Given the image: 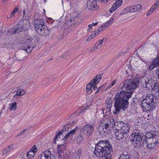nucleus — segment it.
Masks as SVG:
<instances>
[{
  "label": "nucleus",
  "mask_w": 159,
  "mask_h": 159,
  "mask_svg": "<svg viewBox=\"0 0 159 159\" xmlns=\"http://www.w3.org/2000/svg\"><path fill=\"white\" fill-rule=\"evenodd\" d=\"M26 12V10L25 9H24L23 11V18H24V17L25 16Z\"/></svg>",
  "instance_id": "nucleus-57"
},
{
  "label": "nucleus",
  "mask_w": 159,
  "mask_h": 159,
  "mask_svg": "<svg viewBox=\"0 0 159 159\" xmlns=\"http://www.w3.org/2000/svg\"><path fill=\"white\" fill-rule=\"evenodd\" d=\"M95 124V122L85 125L83 129V130L87 136H91L94 132V128Z\"/></svg>",
  "instance_id": "nucleus-5"
},
{
  "label": "nucleus",
  "mask_w": 159,
  "mask_h": 159,
  "mask_svg": "<svg viewBox=\"0 0 159 159\" xmlns=\"http://www.w3.org/2000/svg\"><path fill=\"white\" fill-rule=\"evenodd\" d=\"M102 127H103L104 126V128H105V129H107L108 128H110L109 126L108 125V124H107V123H102Z\"/></svg>",
  "instance_id": "nucleus-47"
},
{
  "label": "nucleus",
  "mask_w": 159,
  "mask_h": 159,
  "mask_svg": "<svg viewBox=\"0 0 159 159\" xmlns=\"http://www.w3.org/2000/svg\"><path fill=\"white\" fill-rule=\"evenodd\" d=\"M158 82L157 80V82H155V83L154 84V85H153V87L152 88V90L153 89L155 91L157 89L158 86H157L158 85Z\"/></svg>",
  "instance_id": "nucleus-39"
},
{
  "label": "nucleus",
  "mask_w": 159,
  "mask_h": 159,
  "mask_svg": "<svg viewBox=\"0 0 159 159\" xmlns=\"http://www.w3.org/2000/svg\"><path fill=\"white\" fill-rule=\"evenodd\" d=\"M159 66V55H157L156 57L152 61V63L149 67L150 70H152L154 68Z\"/></svg>",
  "instance_id": "nucleus-10"
},
{
  "label": "nucleus",
  "mask_w": 159,
  "mask_h": 159,
  "mask_svg": "<svg viewBox=\"0 0 159 159\" xmlns=\"http://www.w3.org/2000/svg\"><path fill=\"white\" fill-rule=\"evenodd\" d=\"M31 151H33L34 153H36L38 151L37 148H36L35 145L33 146L30 149Z\"/></svg>",
  "instance_id": "nucleus-41"
},
{
  "label": "nucleus",
  "mask_w": 159,
  "mask_h": 159,
  "mask_svg": "<svg viewBox=\"0 0 159 159\" xmlns=\"http://www.w3.org/2000/svg\"><path fill=\"white\" fill-rule=\"evenodd\" d=\"M30 16V15H29V12L27 11L25 14V16L24 17V18L25 20H28L29 19V17Z\"/></svg>",
  "instance_id": "nucleus-45"
},
{
  "label": "nucleus",
  "mask_w": 159,
  "mask_h": 159,
  "mask_svg": "<svg viewBox=\"0 0 159 159\" xmlns=\"http://www.w3.org/2000/svg\"><path fill=\"white\" fill-rule=\"evenodd\" d=\"M122 2V0H116V1L115 3L118 7H119L121 5Z\"/></svg>",
  "instance_id": "nucleus-43"
},
{
  "label": "nucleus",
  "mask_w": 159,
  "mask_h": 159,
  "mask_svg": "<svg viewBox=\"0 0 159 159\" xmlns=\"http://www.w3.org/2000/svg\"><path fill=\"white\" fill-rule=\"evenodd\" d=\"M26 129H24L22 131H20L19 133V135H21L22 134L26 131Z\"/></svg>",
  "instance_id": "nucleus-56"
},
{
  "label": "nucleus",
  "mask_w": 159,
  "mask_h": 159,
  "mask_svg": "<svg viewBox=\"0 0 159 159\" xmlns=\"http://www.w3.org/2000/svg\"><path fill=\"white\" fill-rule=\"evenodd\" d=\"M23 27L22 24H20L19 22L17 24L15 25L11 29L10 31L11 34L18 33L21 32Z\"/></svg>",
  "instance_id": "nucleus-9"
},
{
  "label": "nucleus",
  "mask_w": 159,
  "mask_h": 159,
  "mask_svg": "<svg viewBox=\"0 0 159 159\" xmlns=\"http://www.w3.org/2000/svg\"><path fill=\"white\" fill-rule=\"evenodd\" d=\"M112 7H113L114 9H115L116 10L119 7H118L117 5L115 3L113 4V5Z\"/></svg>",
  "instance_id": "nucleus-52"
},
{
  "label": "nucleus",
  "mask_w": 159,
  "mask_h": 159,
  "mask_svg": "<svg viewBox=\"0 0 159 159\" xmlns=\"http://www.w3.org/2000/svg\"><path fill=\"white\" fill-rule=\"evenodd\" d=\"M25 94V92L23 89L19 90L13 97V99H16L17 96H22Z\"/></svg>",
  "instance_id": "nucleus-25"
},
{
  "label": "nucleus",
  "mask_w": 159,
  "mask_h": 159,
  "mask_svg": "<svg viewBox=\"0 0 159 159\" xmlns=\"http://www.w3.org/2000/svg\"><path fill=\"white\" fill-rule=\"evenodd\" d=\"M114 20V19L113 18L111 17L109 20V22H110V23H112V22Z\"/></svg>",
  "instance_id": "nucleus-60"
},
{
  "label": "nucleus",
  "mask_w": 159,
  "mask_h": 159,
  "mask_svg": "<svg viewBox=\"0 0 159 159\" xmlns=\"http://www.w3.org/2000/svg\"><path fill=\"white\" fill-rule=\"evenodd\" d=\"M98 22H96L95 23H94V22H93L92 24V25L93 26H94V25H97L98 24Z\"/></svg>",
  "instance_id": "nucleus-62"
},
{
  "label": "nucleus",
  "mask_w": 159,
  "mask_h": 159,
  "mask_svg": "<svg viewBox=\"0 0 159 159\" xmlns=\"http://www.w3.org/2000/svg\"><path fill=\"white\" fill-rule=\"evenodd\" d=\"M153 133L148 132L144 135L143 134L140 133L139 130H134L129 137V140L131 142L134 147L136 148H139L140 146H143L145 142H147L148 140L150 141L152 139Z\"/></svg>",
  "instance_id": "nucleus-2"
},
{
  "label": "nucleus",
  "mask_w": 159,
  "mask_h": 159,
  "mask_svg": "<svg viewBox=\"0 0 159 159\" xmlns=\"http://www.w3.org/2000/svg\"><path fill=\"white\" fill-rule=\"evenodd\" d=\"M156 73H157V74H158V78L159 79V69L158 70V71H157L156 72Z\"/></svg>",
  "instance_id": "nucleus-63"
},
{
  "label": "nucleus",
  "mask_w": 159,
  "mask_h": 159,
  "mask_svg": "<svg viewBox=\"0 0 159 159\" xmlns=\"http://www.w3.org/2000/svg\"><path fill=\"white\" fill-rule=\"evenodd\" d=\"M141 105L143 110L145 111H152L155 107V106L154 104H151L147 103H145V102H144L143 103L141 102Z\"/></svg>",
  "instance_id": "nucleus-8"
},
{
  "label": "nucleus",
  "mask_w": 159,
  "mask_h": 159,
  "mask_svg": "<svg viewBox=\"0 0 159 159\" xmlns=\"http://www.w3.org/2000/svg\"><path fill=\"white\" fill-rule=\"evenodd\" d=\"M10 146H9L7 148L4 149L2 151V153L3 155L7 154L10 151Z\"/></svg>",
  "instance_id": "nucleus-33"
},
{
  "label": "nucleus",
  "mask_w": 159,
  "mask_h": 159,
  "mask_svg": "<svg viewBox=\"0 0 159 159\" xmlns=\"http://www.w3.org/2000/svg\"><path fill=\"white\" fill-rule=\"evenodd\" d=\"M142 8V6L140 4L134 5L131 7H128L127 8L130 11V12H135L139 11Z\"/></svg>",
  "instance_id": "nucleus-14"
},
{
  "label": "nucleus",
  "mask_w": 159,
  "mask_h": 159,
  "mask_svg": "<svg viewBox=\"0 0 159 159\" xmlns=\"http://www.w3.org/2000/svg\"><path fill=\"white\" fill-rule=\"evenodd\" d=\"M102 2H107L108 0H98Z\"/></svg>",
  "instance_id": "nucleus-58"
},
{
  "label": "nucleus",
  "mask_w": 159,
  "mask_h": 159,
  "mask_svg": "<svg viewBox=\"0 0 159 159\" xmlns=\"http://www.w3.org/2000/svg\"><path fill=\"white\" fill-rule=\"evenodd\" d=\"M115 137L117 140H121L123 139L125 135H126L125 133L121 130L120 129H116L115 133Z\"/></svg>",
  "instance_id": "nucleus-12"
},
{
  "label": "nucleus",
  "mask_w": 159,
  "mask_h": 159,
  "mask_svg": "<svg viewBox=\"0 0 159 159\" xmlns=\"http://www.w3.org/2000/svg\"><path fill=\"white\" fill-rule=\"evenodd\" d=\"M83 135H81L80 134V135L77 136L76 140V143L77 144H80L82 142L83 140Z\"/></svg>",
  "instance_id": "nucleus-30"
},
{
  "label": "nucleus",
  "mask_w": 159,
  "mask_h": 159,
  "mask_svg": "<svg viewBox=\"0 0 159 159\" xmlns=\"http://www.w3.org/2000/svg\"><path fill=\"white\" fill-rule=\"evenodd\" d=\"M119 159H131L129 154L126 151L123 152L119 157Z\"/></svg>",
  "instance_id": "nucleus-19"
},
{
  "label": "nucleus",
  "mask_w": 159,
  "mask_h": 159,
  "mask_svg": "<svg viewBox=\"0 0 159 159\" xmlns=\"http://www.w3.org/2000/svg\"><path fill=\"white\" fill-rule=\"evenodd\" d=\"M155 82H157L156 80L152 79L149 80L147 77H144L142 78L141 81V83L142 84L143 86H145L148 89H150V88L152 89L153 85H154Z\"/></svg>",
  "instance_id": "nucleus-6"
},
{
  "label": "nucleus",
  "mask_w": 159,
  "mask_h": 159,
  "mask_svg": "<svg viewBox=\"0 0 159 159\" xmlns=\"http://www.w3.org/2000/svg\"><path fill=\"white\" fill-rule=\"evenodd\" d=\"M36 47V45H34V44H31V46H28L27 48L23 47H22L20 49L24 50L26 51V52L29 53H30L33 50V49Z\"/></svg>",
  "instance_id": "nucleus-21"
},
{
  "label": "nucleus",
  "mask_w": 159,
  "mask_h": 159,
  "mask_svg": "<svg viewBox=\"0 0 159 159\" xmlns=\"http://www.w3.org/2000/svg\"><path fill=\"white\" fill-rule=\"evenodd\" d=\"M111 24V23H110V22H109V20L107 21L106 24L104 25V26L106 28V27H108L109 25Z\"/></svg>",
  "instance_id": "nucleus-48"
},
{
  "label": "nucleus",
  "mask_w": 159,
  "mask_h": 159,
  "mask_svg": "<svg viewBox=\"0 0 159 159\" xmlns=\"http://www.w3.org/2000/svg\"><path fill=\"white\" fill-rule=\"evenodd\" d=\"M102 76L101 74H99L96 76V78L93 79L92 81L91 82H94L96 83H98Z\"/></svg>",
  "instance_id": "nucleus-29"
},
{
  "label": "nucleus",
  "mask_w": 159,
  "mask_h": 159,
  "mask_svg": "<svg viewBox=\"0 0 159 159\" xmlns=\"http://www.w3.org/2000/svg\"><path fill=\"white\" fill-rule=\"evenodd\" d=\"M18 8L17 7H16L14 9V10L13 11H15V12L16 13V12H17V11H18Z\"/></svg>",
  "instance_id": "nucleus-61"
},
{
  "label": "nucleus",
  "mask_w": 159,
  "mask_h": 159,
  "mask_svg": "<svg viewBox=\"0 0 159 159\" xmlns=\"http://www.w3.org/2000/svg\"><path fill=\"white\" fill-rule=\"evenodd\" d=\"M34 24L35 29L39 34L44 36L49 34V31L42 20H35L34 21Z\"/></svg>",
  "instance_id": "nucleus-4"
},
{
  "label": "nucleus",
  "mask_w": 159,
  "mask_h": 159,
  "mask_svg": "<svg viewBox=\"0 0 159 159\" xmlns=\"http://www.w3.org/2000/svg\"><path fill=\"white\" fill-rule=\"evenodd\" d=\"M43 155L44 156V157H45L46 159H48L50 156L48 155H46V154H44L42 155Z\"/></svg>",
  "instance_id": "nucleus-55"
},
{
  "label": "nucleus",
  "mask_w": 159,
  "mask_h": 159,
  "mask_svg": "<svg viewBox=\"0 0 159 159\" xmlns=\"http://www.w3.org/2000/svg\"><path fill=\"white\" fill-rule=\"evenodd\" d=\"M112 100H109L108 101L106 102L107 109L109 111H111V109L112 106Z\"/></svg>",
  "instance_id": "nucleus-32"
},
{
  "label": "nucleus",
  "mask_w": 159,
  "mask_h": 159,
  "mask_svg": "<svg viewBox=\"0 0 159 159\" xmlns=\"http://www.w3.org/2000/svg\"><path fill=\"white\" fill-rule=\"evenodd\" d=\"M94 152L98 157H111L113 152L111 144L108 140L100 141L96 144Z\"/></svg>",
  "instance_id": "nucleus-3"
},
{
  "label": "nucleus",
  "mask_w": 159,
  "mask_h": 159,
  "mask_svg": "<svg viewBox=\"0 0 159 159\" xmlns=\"http://www.w3.org/2000/svg\"><path fill=\"white\" fill-rule=\"evenodd\" d=\"M94 82H91V81L90 82L89 84H88L86 86V91L88 94H90L93 91L92 89V85H94Z\"/></svg>",
  "instance_id": "nucleus-24"
},
{
  "label": "nucleus",
  "mask_w": 159,
  "mask_h": 159,
  "mask_svg": "<svg viewBox=\"0 0 159 159\" xmlns=\"http://www.w3.org/2000/svg\"><path fill=\"white\" fill-rule=\"evenodd\" d=\"M80 127H76L75 128L73 129L72 130L69 132L65 136V139H67V138L70 136H71L73 135L77 132H79V131H81V130H80Z\"/></svg>",
  "instance_id": "nucleus-16"
},
{
  "label": "nucleus",
  "mask_w": 159,
  "mask_h": 159,
  "mask_svg": "<svg viewBox=\"0 0 159 159\" xmlns=\"http://www.w3.org/2000/svg\"><path fill=\"white\" fill-rule=\"evenodd\" d=\"M16 13L15 12V11H13L12 12L10 15V17H9V18H10V17L11 18L12 17L14 16L15 15Z\"/></svg>",
  "instance_id": "nucleus-53"
},
{
  "label": "nucleus",
  "mask_w": 159,
  "mask_h": 159,
  "mask_svg": "<svg viewBox=\"0 0 159 159\" xmlns=\"http://www.w3.org/2000/svg\"><path fill=\"white\" fill-rule=\"evenodd\" d=\"M69 129V125H66L64 126L62 129V132H64L66 131H68V129Z\"/></svg>",
  "instance_id": "nucleus-42"
},
{
  "label": "nucleus",
  "mask_w": 159,
  "mask_h": 159,
  "mask_svg": "<svg viewBox=\"0 0 159 159\" xmlns=\"http://www.w3.org/2000/svg\"><path fill=\"white\" fill-rule=\"evenodd\" d=\"M152 140L157 144L159 143V133L157 131L153 132V136Z\"/></svg>",
  "instance_id": "nucleus-20"
},
{
  "label": "nucleus",
  "mask_w": 159,
  "mask_h": 159,
  "mask_svg": "<svg viewBox=\"0 0 159 159\" xmlns=\"http://www.w3.org/2000/svg\"><path fill=\"white\" fill-rule=\"evenodd\" d=\"M156 99V97H154L152 95H149L148 96L147 95L146 98L143 99L141 102L142 103L144 102H145V103H148L150 104H155V102L154 101V99Z\"/></svg>",
  "instance_id": "nucleus-11"
},
{
  "label": "nucleus",
  "mask_w": 159,
  "mask_h": 159,
  "mask_svg": "<svg viewBox=\"0 0 159 159\" xmlns=\"http://www.w3.org/2000/svg\"><path fill=\"white\" fill-rule=\"evenodd\" d=\"M104 39L99 41V42H97L95 44L94 48L96 49H98L100 48L102 46Z\"/></svg>",
  "instance_id": "nucleus-27"
},
{
  "label": "nucleus",
  "mask_w": 159,
  "mask_h": 159,
  "mask_svg": "<svg viewBox=\"0 0 159 159\" xmlns=\"http://www.w3.org/2000/svg\"><path fill=\"white\" fill-rule=\"evenodd\" d=\"M116 80H115L112 81L111 83V85H109L108 87L106 88V90H107L108 89H110V88H111L112 86L116 84Z\"/></svg>",
  "instance_id": "nucleus-40"
},
{
  "label": "nucleus",
  "mask_w": 159,
  "mask_h": 159,
  "mask_svg": "<svg viewBox=\"0 0 159 159\" xmlns=\"http://www.w3.org/2000/svg\"><path fill=\"white\" fill-rule=\"evenodd\" d=\"M117 123L118 125H120V126H121V125H124V124H125V123H124V122L122 121L118 122H117Z\"/></svg>",
  "instance_id": "nucleus-50"
},
{
  "label": "nucleus",
  "mask_w": 159,
  "mask_h": 159,
  "mask_svg": "<svg viewBox=\"0 0 159 159\" xmlns=\"http://www.w3.org/2000/svg\"><path fill=\"white\" fill-rule=\"evenodd\" d=\"M158 86V88H157V89H156V90H155V91H159V83H158V85L157 86Z\"/></svg>",
  "instance_id": "nucleus-64"
},
{
  "label": "nucleus",
  "mask_w": 159,
  "mask_h": 159,
  "mask_svg": "<svg viewBox=\"0 0 159 159\" xmlns=\"http://www.w3.org/2000/svg\"><path fill=\"white\" fill-rule=\"evenodd\" d=\"M64 144L59 145L57 146V153L58 158L59 159L63 158V152L62 149L63 148V146Z\"/></svg>",
  "instance_id": "nucleus-17"
},
{
  "label": "nucleus",
  "mask_w": 159,
  "mask_h": 159,
  "mask_svg": "<svg viewBox=\"0 0 159 159\" xmlns=\"http://www.w3.org/2000/svg\"><path fill=\"white\" fill-rule=\"evenodd\" d=\"M120 127L121 128L120 129L126 134L129 131L130 127L127 123H125L124 125L120 126Z\"/></svg>",
  "instance_id": "nucleus-15"
},
{
  "label": "nucleus",
  "mask_w": 159,
  "mask_h": 159,
  "mask_svg": "<svg viewBox=\"0 0 159 159\" xmlns=\"http://www.w3.org/2000/svg\"><path fill=\"white\" fill-rule=\"evenodd\" d=\"M98 34V33H97V31L95 30L92 32V34H91V36H92V35H93V37H95Z\"/></svg>",
  "instance_id": "nucleus-49"
},
{
  "label": "nucleus",
  "mask_w": 159,
  "mask_h": 159,
  "mask_svg": "<svg viewBox=\"0 0 159 159\" xmlns=\"http://www.w3.org/2000/svg\"><path fill=\"white\" fill-rule=\"evenodd\" d=\"M97 84L98 83H95L94 84V85H92V89H92L93 91L94 90H96L97 89H98V88H97Z\"/></svg>",
  "instance_id": "nucleus-46"
},
{
  "label": "nucleus",
  "mask_w": 159,
  "mask_h": 159,
  "mask_svg": "<svg viewBox=\"0 0 159 159\" xmlns=\"http://www.w3.org/2000/svg\"><path fill=\"white\" fill-rule=\"evenodd\" d=\"M105 28H106L104 26H102L98 29L97 31V32L98 33V34L99 32L102 31L103 30L105 29Z\"/></svg>",
  "instance_id": "nucleus-44"
},
{
  "label": "nucleus",
  "mask_w": 159,
  "mask_h": 159,
  "mask_svg": "<svg viewBox=\"0 0 159 159\" xmlns=\"http://www.w3.org/2000/svg\"><path fill=\"white\" fill-rule=\"evenodd\" d=\"M82 151L81 149L79 150L76 152L75 157H77V159H80L82 155Z\"/></svg>",
  "instance_id": "nucleus-36"
},
{
  "label": "nucleus",
  "mask_w": 159,
  "mask_h": 159,
  "mask_svg": "<svg viewBox=\"0 0 159 159\" xmlns=\"http://www.w3.org/2000/svg\"><path fill=\"white\" fill-rule=\"evenodd\" d=\"M95 49L96 48H95L94 47V48L93 47V48H91L88 51L90 53L92 52L95 51Z\"/></svg>",
  "instance_id": "nucleus-51"
},
{
  "label": "nucleus",
  "mask_w": 159,
  "mask_h": 159,
  "mask_svg": "<svg viewBox=\"0 0 159 159\" xmlns=\"http://www.w3.org/2000/svg\"><path fill=\"white\" fill-rule=\"evenodd\" d=\"M140 80L139 78L127 79L123 82L122 91L117 93L115 98L114 106L115 110L113 112L114 114H119L121 109L125 111L129 107L128 101L133 93L131 90L139 87Z\"/></svg>",
  "instance_id": "nucleus-1"
},
{
  "label": "nucleus",
  "mask_w": 159,
  "mask_h": 159,
  "mask_svg": "<svg viewBox=\"0 0 159 159\" xmlns=\"http://www.w3.org/2000/svg\"><path fill=\"white\" fill-rule=\"evenodd\" d=\"M35 155V153L33 152L30 150L27 153V156L29 159H31L33 158Z\"/></svg>",
  "instance_id": "nucleus-35"
},
{
  "label": "nucleus",
  "mask_w": 159,
  "mask_h": 159,
  "mask_svg": "<svg viewBox=\"0 0 159 159\" xmlns=\"http://www.w3.org/2000/svg\"><path fill=\"white\" fill-rule=\"evenodd\" d=\"M44 154L50 156V159H56V157L53 154L52 155L50 151L49 150H48L45 151Z\"/></svg>",
  "instance_id": "nucleus-34"
},
{
  "label": "nucleus",
  "mask_w": 159,
  "mask_h": 159,
  "mask_svg": "<svg viewBox=\"0 0 159 159\" xmlns=\"http://www.w3.org/2000/svg\"><path fill=\"white\" fill-rule=\"evenodd\" d=\"M101 124H102V122L99 125L98 129L99 131H100V132L103 133H107L109 132V131L107 130V129H105V128L103 127L102 128V127H101Z\"/></svg>",
  "instance_id": "nucleus-28"
},
{
  "label": "nucleus",
  "mask_w": 159,
  "mask_h": 159,
  "mask_svg": "<svg viewBox=\"0 0 159 159\" xmlns=\"http://www.w3.org/2000/svg\"><path fill=\"white\" fill-rule=\"evenodd\" d=\"M105 87L104 84H103L99 87L98 88L97 91L95 92V94L97 93L98 92L101 91Z\"/></svg>",
  "instance_id": "nucleus-37"
},
{
  "label": "nucleus",
  "mask_w": 159,
  "mask_h": 159,
  "mask_svg": "<svg viewBox=\"0 0 159 159\" xmlns=\"http://www.w3.org/2000/svg\"><path fill=\"white\" fill-rule=\"evenodd\" d=\"M9 106H11V107L10 108V110L12 111H15L16 110V102H14L13 103L9 104Z\"/></svg>",
  "instance_id": "nucleus-31"
},
{
  "label": "nucleus",
  "mask_w": 159,
  "mask_h": 159,
  "mask_svg": "<svg viewBox=\"0 0 159 159\" xmlns=\"http://www.w3.org/2000/svg\"><path fill=\"white\" fill-rule=\"evenodd\" d=\"M107 122L106 123L108 124V125L109 126L110 128H113L116 125L113 119L110 118L107 119Z\"/></svg>",
  "instance_id": "nucleus-22"
},
{
  "label": "nucleus",
  "mask_w": 159,
  "mask_h": 159,
  "mask_svg": "<svg viewBox=\"0 0 159 159\" xmlns=\"http://www.w3.org/2000/svg\"><path fill=\"white\" fill-rule=\"evenodd\" d=\"M92 39V38L90 37L89 36L88 37V38L86 40V41L88 42L89 41H90Z\"/></svg>",
  "instance_id": "nucleus-59"
},
{
  "label": "nucleus",
  "mask_w": 159,
  "mask_h": 159,
  "mask_svg": "<svg viewBox=\"0 0 159 159\" xmlns=\"http://www.w3.org/2000/svg\"><path fill=\"white\" fill-rule=\"evenodd\" d=\"M22 42L24 43L29 44L28 45V46H31V45L32 44H34V45H35L36 46L37 45L33 41L32 38L30 37H28L25 39L22 40Z\"/></svg>",
  "instance_id": "nucleus-18"
},
{
  "label": "nucleus",
  "mask_w": 159,
  "mask_h": 159,
  "mask_svg": "<svg viewBox=\"0 0 159 159\" xmlns=\"http://www.w3.org/2000/svg\"><path fill=\"white\" fill-rule=\"evenodd\" d=\"M61 134L62 132L60 131L57 134H56L55 138L53 141V142L54 143H56V140H58V139L59 138L60 134Z\"/></svg>",
  "instance_id": "nucleus-38"
},
{
  "label": "nucleus",
  "mask_w": 159,
  "mask_h": 159,
  "mask_svg": "<svg viewBox=\"0 0 159 159\" xmlns=\"http://www.w3.org/2000/svg\"><path fill=\"white\" fill-rule=\"evenodd\" d=\"M84 109L82 107H80L77 111H75L74 113L71 114L70 116V118L72 117H74L75 116H76L77 115H79L83 111Z\"/></svg>",
  "instance_id": "nucleus-23"
},
{
  "label": "nucleus",
  "mask_w": 159,
  "mask_h": 159,
  "mask_svg": "<svg viewBox=\"0 0 159 159\" xmlns=\"http://www.w3.org/2000/svg\"><path fill=\"white\" fill-rule=\"evenodd\" d=\"M148 142H145V143L146 144L147 147L150 149L153 148L155 147V143L153 142L152 143L151 142H150L149 140H148Z\"/></svg>",
  "instance_id": "nucleus-26"
},
{
  "label": "nucleus",
  "mask_w": 159,
  "mask_h": 159,
  "mask_svg": "<svg viewBox=\"0 0 159 159\" xmlns=\"http://www.w3.org/2000/svg\"><path fill=\"white\" fill-rule=\"evenodd\" d=\"M159 6V0H157L156 3L151 7L147 13V15L148 16L153 12Z\"/></svg>",
  "instance_id": "nucleus-13"
},
{
  "label": "nucleus",
  "mask_w": 159,
  "mask_h": 159,
  "mask_svg": "<svg viewBox=\"0 0 159 159\" xmlns=\"http://www.w3.org/2000/svg\"><path fill=\"white\" fill-rule=\"evenodd\" d=\"M87 7L89 10L95 11L99 7L97 5L96 0H88L87 3Z\"/></svg>",
  "instance_id": "nucleus-7"
},
{
  "label": "nucleus",
  "mask_w": 159,
  "mask_h": 159,
  "mask_svg": "<svg viewBox=\"0 0 159 159\" xmlns=\"http://www.w3.org/2000/svg\"><path fill=\"white\" fill-rule=\"evenodd\" d=\"M115 10V9H114L112 7L109 10V11L111 13H112Z\"/></svg>",
  "instance_id": "nucleus-54"
}]
</instances>
